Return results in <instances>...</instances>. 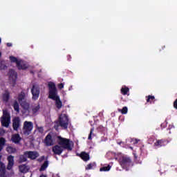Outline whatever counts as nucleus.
<instances>
[{
    "instance_id": "33",
    "label": "nucleus",
    "mask_w": 177,
    "mask_h": 177,
    "mask_svg": "<svg viewBox=\"0 0 177 177\" xmlns=\"http://www.w3.org/2000/svg\"><path fill=\"white\" fill-rule=\"evenodd\" d=\"M93 166H95V164H89L86 166V169H92Z\"/></svg>"
},
{
    "instance_id": "42",
    "label": "nucleus",
    "mask_w": 177,
    "mask_h": 177,
    "mask_svg": "<svg viewBox=\"0 0 177 177\" xmlns=\"http://www.w3.org/2000/svg\"><path fill=\"white\" fill-rule=\"evenodd\" d=\"M0 151H2V147H0Z\"/></svg>"
},
{
    "instance_id": "23",
    "label": "nucleus",
    "mask_w": 177,
    "mask_h": 177,
    "mask_svg": "<svg viewBox=\"0 0 177 177\" xmlns=\"http://www.w3.org/2000/svg\"><path fill=\"white\" fill-rule=\"evenodd\" d=\"M3 102H8L9 100V92L6 91L3 95Z\"/></svg>"
},
{
    "instance_id": "41",
    "label": "nucleus",
    "mask_w": 177,
    "mask_h": 177,
    "mask_svg": "<svg viewBox=\"0 0 177 177\" xmlns=\"http://www.w3.org/2000/svg\"><path fill=\"white\" fill-rule=\"evenodd\" d=\"M1 160H2V156L1 155H0V161H1Z\"/></svg>"
},
{
    "instance_id": "7",
    "label": "nucleus",
    "mask_w": 177,
    "mask_h": 177,
    "mask_svg": "<svg viewBox=\"0 0 177 177\" xmlns=\"http://www.w3.org/2000/svg\"><path fill=\"white\" fill-rule=\"evenodd\" d=\"M33 124L31 122H24V133L25 135H30V132L32 131Z\"/></svg>"
},
{
    "instance_id": "30",
    "label": "nucleus",
    "mask_w": 177,
    "mask_h": 177,
    "mask_svg": "<svg viewBox=\"0 0 177 177\" xmlns=\"http://www.w3.org/2000/svg\"><path fill=\"white\" fill-rule=\"evenodd\" d=\"M6 68V65H5V62H0V70H5Z\"/></svg>"
},
{
    "instance_id": "40",
    "label": "nucleus",
    "mask_w": 177,
    "mask_h": 177,
    "mask_svg": "<svg viewBox=\"0 0 177 177\" xmlns=\"http://www.w3.org/2000/svg\"><path fill=\"white\" fill-rule=\"evenodd\" d=\"M39 177H46V175L42 174V175H41Z\"/></svg>"
},
{
    "instance_id": "27",
    "label": "nucleus",
    "mask_w": 177,
    "mask_h": 177,
    "mask_svg": "<svg viewBox=\"0 0 177 177\" xmlns=\"http://www.w3.org/2000/svg\"><path fill=\"white\" fill-rule=\"evenodd\" d=\"M121 92H122V95H127V93H128V92H129V88L127 86H124L121 88Z\"/></svg>"
},
{
    "instance_id": "20",
    "label": "nucleus",
    "mask_w": 177,
    "mask_h": 177,
    "mask_svg": "<svg viewBox=\"0 0 177 177\" xmlns=\"http://www.w3.org/2000/svg\"><path fill=\"white\" fill-rule=\"evenodd\" d=\"M19 171L22 174H27V171H28V167H27L26 165H21L19 166Z\"/></svg>"
},
{
    "instance_id": "21",
    "label": "nucleus",
    "mask_w": 177,
    "mask_h": 177,
    "mask_svg": "<svg viewBox=\"0 0 177 177\" xmlns=\"http://www.w3.org/2000/svg\"><path fill=\"white\" fill-rule=\"evenodd\" d=\"M80 157L84 160V161H88V160H89V155L85 152H82Z\"/></svg>"
},
{
    "instance_id": "32",
    "label": "nucleus",
    "mask_w": 177,
    "mask_h": 177,
    "mask_svg": "<svg viewBox=\"0 0 177 177\" xmlns=\"http://www.w3.org/2000/svg\"><path fill=\"white\" fill-rule=\"evenodd\" d=\"M111 167H110L109 165L107 167H102L101 169H100V171H110Z\"/></svg>"
},
{
    "instance_id": "29",
    "label": "nucleus",
    "mask_w": 177,
    "mask_h": 177,
    "mask_svg": "<svg viewBox=\"0 0 177 177\" xmlns=\"http://www.w3.org/2000/svg\"><path fill=\"white\" fill-rule=\"evenodd\" d=\"M118 111L122 113V114H127L128 113V107L124 106L122 108V109H118Z\"/></svg>"
},
{
    "instance_id": "3",
    "label": "nucleus",
    "mask_w": 177,
    "mask_h": 177,
    "mask_svg": "<svg viewBox=\"0 0 177 177\" xmlns=\"http://www.w3.org/2000/svg\"><path fill=\"white\" fill-rule=\"evenodd\" d=\"M10 60L11 63H16L19 70H26L28 67L21 59H19L16 57L10 56Z\"/></svg>"
},
{
    "instance_id": "16",
    "label": "nucleus",
    "mask_w": 177,
    "mask_h": 177,
    "mask_svg": "<svg viewBox=\"0 0 177 177\" xmlns=\"http://www.w3.org/2000/svg\"><path fill=\"white\" fill-rule=\"evenodd\" d=\"M53 151L55 153V154H62V152L63 151V147L59 145H56L53 147Z\"/></svg>"
},
{
    "instance_id": "31",
    "label": "nucleus",
    "mask_w": 177,
    "mask_h": 177,
    "mask_svg": "<svg viewBox=\"0 0 177 177\" xmlns=\"http://www.w3.org/2000/svg\"><path fill=\"white\" fill-rule=\"evenodd\" d=\"M20 162H24L25 161H27V157L25 155H22L20 156Z\"/></svg>"
},
{
    "instance_id": "15",
    "label": "nucleus",
    "mask_w": 177,
    "mask_h": 177,
    "mask_svg": "<svg viewBox=\"0 0 177 177\" xmlns=\"http://www.w3.org/2000/svg\"><path fill=\"white\" fill-rule=\"evenodd\" d=\"M39 109H41V107L39 104H34L32 106L31 109H30L29 113H32V114H37V113L39 111Z\"/></svg>"
},
{
    "instance_id": "26",
    "label": "nucleus",
    "mask_w": 177,
    "mask_h": 177,
    "mask_svg": "<svg viewBox=\"0 0 177 177\" xmlns=\"http://www.w3.org/2000/svg\"><path fill=\"white\" fill-rule=\"evenodd\" d=\"M13 107H14V110H15V111H17V113H19V111H20V109L19 106V103L17 102V101H15L13 104Z\"/></svg>"
},
{
    "instance_id": "19",
    "label": "nucleus",
    "mask_w": 177,
    "mask_h": 177,
    "mask_svg": "<svg viewBox=\"0 0 177 177\" xmlns=\"http://www.w3.org/2000/svg\"><path fill=\"white\" fill-rule=\"evenodd\" d=\"M20 104L21 107L24 109V110H26L28 111V113H30V104H28V102H27L26 100L24 101L23 102H21Z\"/></svg>"
},
{
    "instance_id": "6",
    "label": "nucleus",
    "mask_w": 177,
    "mask_h": 177,
    "mask_svg": "<svg viewBox=\"0 0 177 177\" xmlns=\"http://www.w3.org/2000/svg\"><path fill=\"white\" fill-rule=\"evenodd\" d=\"M118 157L119 162L121 167H125V165H128V164L131 162V159H129V158H127V156L122 155L121 153L118 154Z\"/></svg>"
},
{
    "instance_id": "13",
    "label": "nucleus",
    "mask_w": 177,
    "mask_h": 177,
    "mask_svg": "<svg viewBox=\"0 0 177 177\" xmlns=\"http://www.w3.org/2000/svg\"><path fill=\"white\" fill-rule=\"evenodd\" d=\"M17 100L19 103L21 104L23 102L26 101V93L24 92H21L17 96Z\"/></svg>"
},
{
    "instance_id": "14",
    "label": "nucleus",
    "mask_w": 177,
    "mask_h": 177,
    "mask_svg": "<svg viewBox=\"0 0 177 177\" xmlns=\"http://www.w3.org/2000/svg\"><path fill=\"white\" fill-rule=\"evenodd\" d=\"M6 172V166L5 163L0 161V177H5V174Z\"/></svg>"
},
{
    "instance_id": "36",
    "label": "nucleus",
    "mask_w": 177,
    "mask_h": 177,
    "mask_svg": "<svg viewBox=\"0 0 177 177\" xmlns=\"http://www.w3.org/2000/svg\"><path fill=\"white\" fill-rule=\"evenodd\" d=\"M150 100H154V96H151V95L148 96V99L147 100V101L150 102Z\"/></svg>"
},
{
    "instance_id": "12",
    "label": "nucleus",
    "mask_w": 177,
    "mask_h": 177,
    "mask_svg": "<svg viewBox=\"0 0 177 177\" xmlns=\"http://www.w3.org/2000/svg\"><path fill=\"white\" fill-rule=\"evenodd\" d=\"M21 122L20 118H14L12 120V127L15 131H17L20 128Z\"/></svg>"
},
{
    "instance_id": "35",
    "label": "nucleus",
    "mask_w": 177,
    "mask_h": 177,
    "mask_svg": "<svg viewBox=\"0 0 177 177\" xmlns=\"http://www.w3.org/2000/svg\"><path fill=\"white\" fill-rule=\"evenodd\" d=\"M58 88H59V89H63V88H64V84H63V83L59 84Z\"/></svg>"
},
{
    "instance_id": "44",
    "label": "nucleus",
    "mask_w": 177,
    "mask_h": 177,
    "mask_svg": "<svg viewBox=\"0 0 177 177\" xmlns=\"http://www.w3.org/2000/svg\"><path fill=\"white\" fill-rule=\"evenodd\" d=\"M1 38H0V44H1Z\"/></svg>"
},
{
    "instance_id": "11",
    "label": "nucleus",
    "mask_w": 177,
    "mask_h": 177,
    "mask_svg": "<svg viewBox=\"0 0 177 177\" xmlns=\"http://www.w3.org/2000/svg\"><path fill=\"white\" fill-rule=\"evenodd\" d=\"M8 165H7V169H8L9 171H10V169H12V168H13V166L15 165V157L12 155H10L8 158Z\"/></svg>"
},
{
    "instance_id": "18",
    "label": "nucleus",
    "mask_w": 177,
    "mask_h": 177,
    "mask_svg": "<svg viewBox=\"0 0 177 177\" xmlns=\"http://www.w3.org/2000/svg\"><path fill=\"white\" fill-rule=\"evenodd\" d=\"M45 143L47 146H52L53 145V141H52V136L48 134L45 139Z\"/></svg>"
},
{
    "instance_id": "39",
    "label": "nucleus",
    "mask_w": 177,
    "mask_h": 177,
    "mask_svg": "<svg viewBox=\"0 0 177 177\" xmlns=\"http://www.w3.org/2000/svg\"><path fill=\"white\" fill-rule=\"evenodd\" d=\"M7 46H12V44L8 43V44H7Z\"/></svg>"
},
{
    "instance_id": "43",
    "label": "nucleus",
    "mask_w": 177,
    "mask_h": 177,
    "mask_svg": "<svg viewBox=\"0 0 177 177\" xmlns=\"http://www.w3.org/2000/svg\"><path fill=\"white\" fill-rule=\"evenodd\" d=\"M41 158H42V160H44V158H45V157L43 156V157H41Z\"/></svg>"
},
{
    "instance_id": "1",
    "label": "nucleus",
    "mask_w": 177,
    "mask_h": 177,
    "mask_svg": "<svg viewBox=\"0 0 177 177\" xmlns=\"http://www.w3.org/2000/svg\"><path fill=\"white\" fill-rule=\"evenodd\" d=\"M49 88V99H52L55 102L57 109L59 110L63 106V103L60 100V97L57 95V90H56V85L53 82H48Z\"/></svg>"
},
{
    "instance_id": "34",
    "label": "nucleus",
    "mask_w": 177,
    "mask_h": 177,
    "mask_svg": "<svg viewBox=\"0 0 177 177\" xmlns=\"http://www.w3.org/2000/svg\"><path fill=\"white\" fill-rule=\"evenodd\" d=\"M93 133V129H91L90 134L88 136V140H92V134Z\"/></svg>"
},
{
    "instance_id": "5",
    "label": "nucleus",
    "mask_w": 177,
    "mask_h": 177,
    "mask_svg": "<svg viewBox=\"0 0 177 177\" xmlns=\"http://www.w3.org/2000/svg\"><path fill=\"white\" fill-rule=\"evenodd\" d=\"M59 125L62 128L66 129L68 127V117L66 113H62L59 118Z\"/></svg>"
},
{
    "instance_id": "2",
    "label": "nucleus",
    "mask_w": 177,
    "mask_h": 177,
    "mask_svg": "<svg viewBox=\"0 0 177 177\" xmlns=\"http://www.w3.org/2000/svg\"><path fill=\"white\" fill-rule=\"evenodd\" d=\"M58 142L62 149H67V150H72L73 146H74V143L67 138H59Z\"/></svg>"
},
{
    "instance_id": "17",
    "label": "nucleus",
    "mask_w": 177,
    "mask_h": 177,
    "mask_svg": "<svg viewBox=\"0 0 177 177\" xmlns=\"http://www.w3.org/2000/svg\"><path fill=\"white\" fill-rule=\"evenodd\" d=\"M11 140L13 143H19L21 140V138H20V135L19 134H14L11 138Z\"/></svg>"
},
{
    "instance_id": "24",
    "label": "nucleus",
    "mask_w": 177,
    "mask_h": 177,
    "mask_svg": "<svg viewBox=\"0 0 177 177\" xmlns=\"http://www.w3.org/2000/svg\"><path fill=\"white\" fill-rule=\"evenodd\" d=\"M48 165H49V163L48 161L44 162V163L41 165V168L39 169L40 171H45L48 168Z\"/></svg>"
},
{
    "instance_id": "22",
    "label": "nucleus",
    "mask_w": 177,
    "mask_h": 177,
    "mask_svg": "<svg viewBox=\"0 0 177 177\" xmlns=\"http://www.w3.org/2000/svg\"><path fill=\"white\" fill-rule=\"evenodd\" d=\"M165 145H168V142L164 141L162 140H158L155 143V146H165Z\"/></svg>"
},
{
    "instance_id": "28",
    "label": "nucleus",
    "mask_w": 177,
    "mask_h": 177,
    "mask_svg": "<svg viewBox=\"0 0 177 177\" xmlns=\"http://www.w3.org/2000/svg\"><path fill=\"white\" fill-rule=\"evenodd\" d=\"M6 143V140L3 138H0V147H2V149H3V146H5V144Z\"/></svg>"
},
{
    "instance_id": "10",
    "label": "nucleus",
    "mask_w": 177,
    "mask_h": 177,
    "mask_svg": "<svg viewBox=\"0 0 177 177\" xmlns=\"http://www.w3.org/2000/svg\"><path fill=\"white\" fill-rule=\"evenodd\" d=\"M24 156L30 160H35V158L39 157V153L37 151H26Z\"/></svg>"
},
{
    "instance_id": "37",
    "label": "nucleus",
    "mask_w": 177,
    "mask_h": 177,
    "mask_svg": "<svg viewBox=\"0 0 177 177\" xmlns=\"http://www.w3.org/2000/svg\"><path fill=\"white\" fill-rule=\"evenodd\" d=\"M38 131H39V132L42 133V132H44V128H42V127L38 128Z\"/></svg>"
},
{
    "instance_id": "4",
    "label": "nucleus",
    "mask_w": 177,
    "mask_h": 177,
    "mask_svg": "<svg viewBox=\"0 0 177 177\" xmlns=\"http://www.w3.org/2000/svg\"><path fill=\"white\" fill-rule=\"evenodd\" d=\"M1 124L3 127H6V128H8V127H9V124H10V115H9V113L7 110L3 111Z\"/></svg>"
},
{
    "instance_id": "25",
    "label": "nucleus",
    "mask_w": 177,
    "mask_h": 177,
    "mask_svg": "<svg viewBox=\"0 0 177 177\" xmlns=\"http://www.w3.org/2000/svg\"><path fill=\"white\" fill-rule=\"evenodd\" d=\"M6 151H8V153H9L10 154H12L13 153H16V149L12 147H8L6 148Z\"/></svg>"
},
{
    "instance_id": "38",
    "label": "nucleus",
    "mask_w": 177,
    "mask_h": 177,
    "mask_svg": "<svg viewBox=\"0 0 177 177\" xmlns=\"http://www.w3.org/2000/svg\"><path fill=\"white\" fill-rule=\"evenodd\" d=\"M5 133V130L0 129V135H3Z\"/></svg>"
},
{
    "instance_id": "9",
    "label": "nucleus",
    "mask_w": 177,
    "mask_h": 177,
    "mask_svg": "<svg viewBox=\"0 0 177 177\" xmlns=\"http://www.w3.org/2000/svg\"><path fill=\"white\" fill-rule=\"evenodd\" d=\"M17 78V73H16V72H15V71L13 70L10 71L9 81L12 86H15V85H16Z\"/></svg>"
},
{
    "instance_id": "8",
    "label": "nucleus",
    "mask_w": 177,
    "mask_h": 177,
    "mask_svg": "<svg viewBox=\"0 0 177 177\" xmlns=\"http://www.w3.org/2000/svg\"><path fill=\"white\" fill-rule=\"evenodd\" d=\"M33 100H37L39 97V87L37 84H34L31 88Z\"/></svg>"
}]
</instances>
